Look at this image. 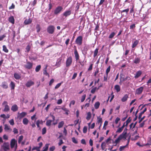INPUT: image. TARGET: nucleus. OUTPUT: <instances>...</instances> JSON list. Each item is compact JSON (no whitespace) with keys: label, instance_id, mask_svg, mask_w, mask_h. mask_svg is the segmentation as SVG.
<instances>
[{"label":"nucleus","instance_id":"nucleus-1","mask_svg":"<svg viewBox=\"0 0 151 151\" xmlns=\"http://www.w3.org/2000/svg\"><path fill=\"white\" fill-rule=\"evenodd\" d=\"M127 129L126 128H125L123 132L119 136L122 139H126L127 138L129 142L130 139V136H129V134L127 133Z\"/></svg>","mask_w":151,"mask_h":151},{"label":"nucleus","instance_id":"nucleus-2","mask_svg":"<svg viewBox=\"0 0 151 151\" xmlns=\"http://www.w3.org/2000/svg\"><path fill=\"white\" fill-rule=\"evenodd\" d=\"M10 145L12 148H14L15 150H16L17 146V141L14 139H12L10 142Z\"/></svg>","mask_w":151,"mask_h":151},{"label":"nucleus","instance_id":"nucleus-3","mask_svg":"<svg viewBox=\"0 0 151 151\" xmlns=\"http://www.w3.org/2000/svg\"><path fill=\"white\" fill-rule=\"evenodd\" d=\"M2 105L4 108V111L8 112L9 111V107L8 104V102L6 101H4L2 103Z\"/></svg>","mask_w":151,"mask_h":151},{"label":"nucleus","instance_id":"nucleus-4","mask_svg":"<svg viewBox=\"0 0 151 151\" xmlns=\"http://www.w3.org/2000/svg\"><path fill=\"white\" fill-rule=\"evenodd\" d=\"M55 27L53 25H50L47 29V31L49 34H52L54 32Z\"/></svg>","mask_w":151,"mask_h":151},{"label":"nucleus","instance_id":"nucleus-5","mask_svg":"<svg viewBox=\"0 0 151 151\" xmlns=\"http://www.w3.org/2000/svg\"><path fill=\"white\" fill-rule=\"evenodd\" d=\"M72 58L71 57L68 58L66 61V67H69L72 63Z\"/></svg>","mask_w":151,"mask_h":151},{"label":"nucleus","instance_id":"nucleus-6","mask_svg":"<svg viewBox=\"0 0 151 151\" xmlns=\"http://www.w3.org/2000/svg\"><path fill=\"white\" fill-rule=\"evenodd\" d=\"M83 37L81 36L78 37L76 40V43L78 45H81L82 43Z\"/></svg>","mask_w":151,"mask_h":151},{"label":"nucleus","instance_id":"nucleus-7","mask_svg":"<svg viewBox=\"0 0 151 151\" xmlns=\"http://www.w3.org/2000/svg\"><path fill=\"white\" fill-rule=\"evenodd\" d=\"M63 9V8L61 6L57 7L54 10V13L55 14H59Z\"/></svg>","mask_w":151,"mask_h":151},{"label":"nucleus","instance_id":"nucleus-8","mask_svg":"<svg viewBox=\"0 0 151 151\" xmlns=\"http://www.w3.org/2000/svg\"><path fill=\"white\" fill-rule=\"evenodd\" d=\"M51 116L52 117L53 120H47L46 122V125L48 126H50L51 125V123L52 121H54L55 120V117L53 116V115H51Z\"/></svg>","mask_w":151,"mask_h":151},{"label":"nucleus","instance_id":"nucleus-9","mask_svg":"<svg viewBox=\"0 0 151 151\" xmlns=\"http://www.w3.org/2000/svg\"><path fill=\"white\" fill-rule=\"evenodd\" d=\"M89 48V46L88 45H86L83 47L82 50L83 53L86 55L87 53V51Z\"/></svg>","mask_w":151,"mask_h":151},{"label":"nucleus","instance_id":"nucleus-10","mask_svg":"<svg viewBox=\"0 0 151 151\" xmlns=\"http://www.w3.org/2000/svg\"><path fill=\"white\" fill-rule=\"evenodd\" d=\"M34 84V82L30 80L27 82L26 83L25 85L27 87H30V86L33 85Z\"/></svg>","mask_w":151,"mask_h":151},{"label":"nucleus","instance_id":"nucleus-11","mask_svg":"<svg viewBox=\"0 0 151 151\" xmlns=\"http://www.w3.org/2000/svg\"><path fill=\"white\" fill-rule=\"evenodd\" d=\"M143 89V87H141L140 88H138L136 90V93L137 94H140L142 92Z\"/></svg>","mask_w":151,"mask_h":151},{"label":"nucleus","instance_id":"nucleus-12","mask_svg":"<svg viewBox=\"0 0 151 151\" xmlns=\"http://www.w3.org/2000/svg\"><path fill=\"white\" fill-rule=\"evenodd\" d=\"M23 136L22 135H21L19 137L18 140V142L19 144L21 143L22 145H24V142H21V141L23 140Z\"/></svg>","mask_w":151,"mask_h":151},{"label":"nucleus","instance_id":"nucleus-13","mask_svg":"<svg viewBox=\"0 0 151 151\" xmlns=\"http://www.w3.org/2000/svg\"><path fill=\"white\" fill-rule=\"evenodd\" d=\"M32 63L29 62H27L26 64L25 65L24 67L25 68L28 69H30L32 68Z\"/></svg>","mask_w":151,"mask_h":151},{"label":"nucleus","instance_id":"nucleus-14","mask_svg":"<svg viewBox=\"0 0 151 151\" xmlns=\"http://www.w3.org/2000/svg\"><path fill=\"white\" fill-rule=\"evenodd\" d=\"M4 150L6 151L9 149V144L8 143H5L4 145Z\"/></svg>","mask_w":151,"mask_h":151},{"label":"nucleus","instance_id":"nucleus-15","mask_svg":"<svg viewBox=\"0 0 151 151\" xmlns=\"http://www.w3.org/2000/svg\"><path fill=\"white\" fill-rule=\"evenodd\" d=\"M18 107L16 104L13 105L11 107V110L13 111H16L18 110Z\"/></svg>","mask_w":151,"mask_h":151},{"label":"nucleus","instance_id":"nucleus-16","mask_svg":"<svg viewBox=\"0 0 151 151\" xmlns=\"http://www.w3.org/2000/svg\"><path fill=\"white\" fill-rule=\"evenodd\" d=\"M142 73V72L141 70L138 71L135 74L134 76V78H138L140 76Z\"/></svg>","mask_w":151,"mask_h":151},{"label":"nucleus","instance_id":"nucleus-17","mask_svg":"<svg viewBox=\"0 0 151 151\" xmlns=\"http://www.w3.org/2000/svg\"><path fill=\"white\" fill-rule=\"evenodd\" d=\"M27 114L26 112H23L20 114H19L18 117L20 118H22L25 116Z\"/></svg>","mask_w":151,"mask_h":151},{"label":"nucleus","instance_id":"nucleus-18","mask_svg":"<svg viewBox=\"0 0 151 151\" xmlns=\"http://www.w3.org/2000/svg\"><path fill=\"white\" fill-rule=\"evenodd\" d=\"M32 22V19H26L24 21V23L25 24L27 25L31 23Z\"/></svg>","mask_w":151,"mask_h":151},{"label":"nucleus","instance_id":"nucleus-19","mask_svg":"<svg viewBox=\"0 0 151 151\" xmlns=\"http://www.w3.org/2000/svg\"><path fill=\"white\" fill-rule=\"evenodd\" d=\"M9 21L12 24L14 23V19L13 16H11L9 18Z\"/></svg>","mask_w":151,"mask_h":151},{"label":"nucleus","instance_id":"nucleus-20","mask_svg":"<svg viewBox=\"0 0 151 151\" xmlns=\"http://www.w3.org/2000/svg\"><path fill=\"white\" fill-rule=\"evenodd\" d=\"M74 54L76 61H77L79 58V55L76 50L74 51Z\"/></svg>","mask_w":151,"mask_h":151},{"label":"nucleus","instance_id":"nucleus-21","mask_svg":"<svg viewBox=\"0 0 151 151\" xmlns=\"http://www.w3.org/2000/svg\"><path fill=\"white\" fill-rule=\"evenodd\" d=\"M128 97V96L127 95H125L121 99L122 101L124 102L126 101L127 100Z\"/></svg>","mask_w":151,"mask_h":151},{"label":"nucleus","instance_id":"nucleus-22","mask_svg":"<svg viewBox=\"0 0 151 151\" xmlns=\"http://www.w3.org/2000/svg\"><path fill=\"white\" fill-rule=\"evenodd\" d=\"M106 142H103L101 144V147L102 150H104L105 149L106 145Z\"/></svg>","mask_w":151,"mask_h":151},{"label":"nucleus","instance_id":"nucleus-23","mask_svg":"<svg viewBox=\"0 0 151 151\" xmlns=\"http://www.w3.org/2000/svg\"><path fill=\"white\" fill-rule=\"evenodd\" d=\"M140 62V59L138 58H135L133 61L134 63L136 64L139 63Z\"/></svg>","mask_w":151,"mask_h":151},{"label":"nucleus","instance_id":"nucleus-24","mask_svg":"<svg viewBox=\"0 0 151 151\" xmlns=\"http://www.w3.org/2000/svg\"><path fill=\"white\" fill-rule=\"evenodd\" d=\"M47 66L44 69L43 73L44 75L47 76L48 77H49V75L47 71Z\"/></svg>","mask_w":151,"mask_h":151},{"label":"nucleus","instance_id":"nucleus-25","mask_svg":"<svg viewBox=\"0 0 151 151\" xmlns=\"http://www.w3.org/2000/svg\"><path fill=\"white\" fill-rule=\"evenodd\" d=\"M49 144H46L45 146L43 147V150L42 151H46L47 150L49 146Z\"/></svg>","mask_w":151,"mask_h":151},{"label":"nucleus","instance_id":"nucleus-26","mask_svg":"<svg viewBox=\"0 0 151 151\" xmlns=\"http://www.w3.org/2000/svg\"><path fill=\"white\" fill-rule=\"evenodd\" d=\"M14 77L17 80L21 78L20 75L17 73L14 74Z\"/></svg>","mask_w":151,"mask_h":151},{"label":"nucleus","instance_id":"nucleus-27","mask_svg":"<svg viewBox=\"0 0 151 151\" xmlns=\"http://www.w3.org/2000/svg\"><path fill=\"white\" fill-rule=\"evenodd\" d=\"M139 42V41L138 40H136L134 42H133L132 47L134 48L138 44Z\"/></svg>","mask_w":151,"mask_h":151},{"label":"nucleus","instance_id":"nucleus-28","mask_svg":"<svg viewBox=\"0 0 151 151\" xmlns=\"http://www.w3.org/2000/svg\"><path fill=\"white\" fill-rule=\"evenodd\" d=\"M71 14L70 11H68L65 12L63 14V15L65 17H67Z\"/></svg>","mask_w":151,"mask_h":151},{"label":"nucleus","instance_id":"nucleus-29","mask_svg":"<svg viewBox=\"0 0 151 151\" xmlns=\"http://www.w3.org/2000/svg\"><path fill=\"white\" fill-rule=\"evenodd\" d=\"M2 87L4 88H8V85L6 82H3L2 83Z\"/></svg>","mask_w":151,"mask_h":151},{"label":"nucleus","instance_id":"nucleus-30","mask_svg":"<svg viewBox=\"0 0 151 151\" xmlns=\"http://www.w3.org/2000/svg\"><path fill=\"white\" fill-rule=\"evenodd\" d=\"M28 120L26 118H24L23 120V124L25 125L27 124L28 123Z\"/></svg>","mask_w":151,"mask_h":151},{"label":"nucleus","instance_id":"nucleus-31","mask_svg":"<svg viewBox=\"0 0 151 151\" xmlns=\"http://www.w3.org/2000/svg\"><path fill=\"white\" fill-rule=\"evenodd\" d=\"M100 105V104L99 102H96L94 105L95 108L96 109H98L99 108Z\"/></svg>","mask_w":151,"mask_h":151},{"label":"nucleus","instance_id":"nucleus-32","mask_svg":"<svg viewBox=\"0 0 151 151\" xmlns=\"http://www.w3.org/2000/svg\"><path fill=\"white\" fill-rule=\"evenodd\" d=\"M114 88L117 92L119 91L120 90V87L118 85H115V86Z\"/></svg>","mask_w":151,"mask_h":151},{"label":"nucleus","instance_id":"nucleus-33","mask_svg":"<svg viewBox=\"0 0 151 151\" xmlns=\"http://www.w3.org/2000/svg\"><path fill=\"white\" fill-rule=\"evenodd\" d=\"M4 130L7 131L9 130L10 129V126L8 125L7 124H5L4 125Z\"/></svg>","mask_w":151,"mask_h":151},{"label":"nucleus","instance_id":"nucleus-34","mask_svg":"<svg viewBox=\"0 0 151 151\" xmlns=\"http://www.w3.org/2000/svg\"><path fill=\"white\" fill-rule=\"evenodd\" d=\"M61 109L65 112V114H66L67 115L68 114L69 111L65 107H63Z\"/></svg>","mask_w":151,"mask_h":151},{"label":"nucleus","instance_id":"nucleus-35","mask_svg":"<svg viewBox=\"0 0 151 151\" xmlns=\"http://www.w3.org/2000/svg\"><path fill=\"white\" fill-rule=\"evenodd\" d=\"M91 117V114L90 112H88L87 113V115L86 117V119L87 120H89Z\"/></svg>","mask_w":151,"mask_h":151},{"label":"nucleus","instance_id":"nucleus-36","mask_svg":"<svg viewBox=\"0 0 151 151\" xmlns=\"http://www.w3.org/2000/svg\"><path fill=\"white\" fill-rule=\"evenodd\" d=\"M64 124V122L62 121L60 122H59L58 124V128H60L62 127Z\"/></svg>","mask_w":151,"mask_h":151},{"label":"nucleus","instance_id":"nucleus-37","mask_svg":"<svg viewBox=\"0 0 151 151\" xmlns=\"http://www.w3.org/2000/svg\"><path fill=\"white\" fill-rule=\"evenodd\" d=\"M3 50L5 52L7 53L8 52L9 50L7 48L6 46L5 45H4L3 46Z\"/></svg>","mask_w":151,"mask_h":151},{"label":"nucleus","instance_id":"nucleus-38","mask_svg":"<svg viewBox=\"0 0 151 151\" xmlns=\"http://www.w3.org/2000/svg\"><path fill=\"white\" fill-rule=\"evenodd\" d=\"M10 86L11 87L12 89H14L15 87V84L12 81H11L10 85Z\"/></svg>","mask_w":151,"mask_h":151},{"label":"nucleus","instance_id":"nucleus-39","mask_svg":"<svg viewBox=\"0 0 151 151\" xmlns=\"http://www.w3.org/2000/svg\"><path fill=\"white\" fill-rule=\"evenodd\" d=\"M98 51V49L96 48L94 51L93 56L94 57H95L97 55Z\"/></svg>","mask_w":151,"mask_h":151},{"label":"nucleus","instance_id":"nucleus-40","mask_svg":"<svg viewBox=\"0 0 151 151\" xmlns=\"http://www.w3.org/2000/svg\"><path fill=\"white\" fill-rule=\"evenodd\" d=\"M116 33L114 32H112L110 35H109V38H112L115 35Z\"/></svg>","mask_w":151,"mask_h":151},{"label":"nucleus","instance_id":"nucleus-41","mask_svg":"<svg viewBox=\"0 0 151 151\" xmlns=\"http://www.w3.org/2000/svg\"><path fill=\"white\" fill-rule=\"evenodd\" d=\"M41 68V66L39 65L37 66L35 68V71L37 72H38Z\"/></svg>","mask_w":151,"mask_h":151},{"label":"nucleus","instance_id":"nucleus-42","mask_svg":"<svg viewBox=\"0 0 151 151\" xmlns=\"http://www.w3.org/2000/svg\"><path fill=\"white\" fill-rule=\"evenodd\" d=\"M121 139H122V138L120 137V136H119V137L115 140V143L116 144L118 143Z\"/></svg>","mask_w":151,"mask_h":151},{"label":"nucleus","instance_id":"nucleus-43","mask_svg":"<svg viewBox=\"0 0 151 151\" xmlns=\"http://www.w3.org/2000/svg\"><path fill=\"white\" fill-rule=\"evenodd\" d=\"M86 97V95L84 94L82 96V98L81 99V102H83L85 99Z\"/></svg>","mask_w":151,"mask_h":151},{"label":"nucleus","instance_id":"nucleus-44","mask_svg":"<svg viewBox=\"0 0 151 151\" xmlns=\"http://www.w3.org/2000/svg\"><path fill=\"white\" fill-rule=\"evenodd\" d=\"M123 130V129L121 127H119L117 129L116 132L119 133H120Z\"/></svg>","mask_w":151,"mask_h":151},{"label":"nucleus","instance_id":"nucleus-45","mask_svg":"<svg viewBox=\"0 0 151 151\" xmlns=\"http://www.w3.org/2000/svg\"><path fill=\"white\" fill-rule=\"evenodd\" d=\"M46 132V129L45 127L43 128L42 130V134H45Z\"/></svg>","mask_w":151,"mask_h":151},{"label":"nucleus","instance_id":"nucleus-46","mask_svg":"<svg viewBox=\"0 0 151 151\" xmlns=\"http://www.w3.org/2000/svg\"><path fill=\"white\" fill-rule=\"evenodd\" d=\"M108 75L106 74L104 76V81H106L107 80Z\"/></svg>","mask_w":151,"mask_h":151},{"label":"nucleus","instance_id":"nucleus-47","mask_svg":"<svg viewBox=\"0 0 151 151\" xmlns=\"http://www.w3.org/2000/svg\"><path fill=\"white\" fill-rule=\"evenodd\" d=\"M110 67L109 66L106 70V74L108 75V73L110 72Z\"/></svg>","mask_w":151,"mask_h":151},{"label":"nucleus","instance_id":"nucleus-48","mask_svg":"<svg viewBox=\"0 0 151 151\" xmlns=\"http://www.w3.org/2000/svg\"><path fill=\"white\" fill-rule=\"evenodd\" d=\"M96 89L97 88L96 87L92 88L91 90V92L93 93H94Z\"/></svg>","mask_w":151,"mask_h":151},{"label":"nucleus","instance_id":"nucleus-49","mask_svg":"<svg viewBox=\"0 0 151 151\" xmlns=\"http://www.w3.org/2000/svg\"><path fill=\"white\" fill-rule=\"evenodd\" d=\"M87 127L85 126L83 129V132L84 133H86L87 132Z\"/></svg>","mask_w":151,"mask_h":151},{"label":"nucleus","instance_id":"nucleus-50","mask_svg":"<svg viewBox=\"0 0 151 151\" xmlns=\"http://www.w3.org/2000/svg\"><path fill=\"white\" fill-rule=\"evenodd\" d=\"M108 122L107 121H105V122L104 123V124L103 129H106V128H105V126H106L108 125Z\"/></svg>","mask_w":151,"mask_h":151},{"label":"nucleus","instance_id":"nucleus-51","mask_svg":"<svg viewBox=\"0 0 151 151\" xmlns=\"http://www.w3.org/2000/svg\"><path fill=\"white\" fill-rule=\"evenodd\" d=\"M111 140V138L110 137H109L106 140L105 142L108 145H109L110 142V141Z\"/></svg>","mask_w":151,"mask_h":151},{"label":"nucleus","instance_id":"nucleus-52","mask_svg":"<svg viewBox=\"0 0 151 151\" xmlns=\"http://www.w3.org/2000/svg\"><path fill=\"white\" fill-rule=\"evenodd\" d=\"M72 142L75 143L77 144L78 143L77 141L76 140V139L74 137H73L72 138Z\"/></svg>","mask_w":151,"mask_h":151},{"label":"nucleus","instance_id":"nucleus-53","mask_svg":"<svg viewBox=\"0 0 151 151\" xmlns=\"http://www.w3.org/2000/svg\"><path fill=\"white\" fill-rule=\"evenodd\" d=\"M9 122L10 124L12 125H13L14 124V121L13 119L10 120Z\"/></svg>","mask_w":151,"mask_h":151},{"label":"nucleus","instance_id":"nucleus-54","mask_svg":"<svg viewBox=\"0 0 151 151\" xmlns=\"http://www.w3.org/2000/svg\"><path fill=\"white\" fill-rule=\"evenodd\" d=\"M13 132L14 134H17L18 133L17 129L15 128H14Z\"/></svg>","mask_w":151,"mask_h":151},{"label":"nucleus","instance_id":"nucleus-55","mask_svg":"<svg viewBox=\"0 0 151 151\" xmlns=\"http://www.w3.org/2000/svg\"><path fill=\"white\" fill-rule=\"evenodd\" d=\"M131 121V119H130L129 118L127 119V120L126 121L125 123L126 124H125V126H127L128 125L129 123Z\"/></svg>","mask_w":151,"mask_h":151},{"label":"nucleus","instance_id":"nucleus-56","mask_svg":"<svg viewBox=\"0 0 151 151\" xmlns=\"http://www.w3.org/2000/svg\"><path fill=\"white\" fill-rule=\"evenodd\" d=\"M120 119L118 117H117L115 121V124H117L118 123V122H119V121H120Z\"/></svg>","mask_w":151,"mask_h":151},{"label":"nucleus","instance_id":"nucleus-57","mask_svg":"<svg viewBox=\"0 0 151 151\" xmlns=\"http://www.w3.org/2000/svg\"><path fill=\"white\" fill-rule=\"evenodd\" d=\"M139 137L138 136L136 135L134 137H132V140H136Z\"/></svg>","mask_w":151,"mask_h":151},{"label":"nucleus","instance_id":"nucleus-58","mask_svg":"<svg viewBox=\"0 0 151 151\" xmlns=\"http://www.w3.org/2000/svg\"><path fill=\"white\" fill-rule=\"evenodd\" d=\"M36 150L37 151H40V148L38 147H35L32 149V150Z\"/></svg>","mask_w":151,"mask_h":151},{"label":"nucleus","instance_id":"nucleus-59","mask_svg":"<svg viewBox=\"0 0 151 151\" xmlns=\"http://www.w3.org/2000/svg\"><path fill=\"white\" fill-rule=\"evenodd\" d=\"M36 123L39 124H43V121L42 120H38L37 121Z\"/></svg>","mask_w":151,"mask_h":151},{"label":"nucleus","instance_id":"nucleus-60","mask_svg":"<svg viewBox=\"0 0 151 151\" xmlns=\"http://www.w3.org/2000/svg\"><path fill=\"white\" fill-rule=\"evenodd\" d=\"M62 103V101L61 99H60L58 100L57 103L58 104H60Z\"/></svg>","mask_w":151,"mask_h":151},{"label":"nucleus","instance_id":"nucleus-61","mask_svg":"<svg viewBox=\"0 0 151 151\" xmlns=\"http://www.w3.org/2000/svg\"><path fill=\"white\" fill-rule=\"evenodd\" d=\"M55 147L54 146H52L49 148L50 151H53L55 149Z\"/></svg>","mask_w":151,"mask_h":151},{"label":"nucleus","instance_id":"nucleus-62","mask_svg":"<svg viewBox=\"0 0 151 151\" xmlns=\"http://www.w3.org/2000/svg\"><path fill=\"white\" fill-rule=\"evenodd\" d=\"M61 83H58L55 87V89H57L61 85Z\"/></svg>","mask_w":151,"mask_h":151},{"label":"nucleus","instance_id":"nucleus-63","mask_svg":"<svg viewBox=\"0 0 151 151\" xmlns=\"http://www.w3.org/2000/svg\"><path fill=\"white\" fill-rule=\"evenodd\" d=\"M14 7H15L14 5V4H12V5L9 7V9H14Z\"/></svg>","mask_w":151,"mask_h":151},{"label":"nucleus","instance_id":"nucleus-64","mask_svg":"<svg viewBox=\"0 0 151 151\" xmlns=\"http://www.w3.org/2000/svg\"><path fill=\"white\" fill-rule=\"evenodd\" d=\"M147 144L151 145V138H150L149 139Z\"/></svg>","mask_w":151,"mask_h":151}]
</instances>
